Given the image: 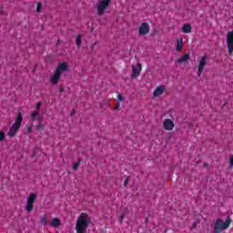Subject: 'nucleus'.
Segmentation results:
<instances>
[{
  "mask_svg": "<svg viewBox=\"0 0 233 233\" xmlns=\"http://www.w3.org/2000/svg\"><path fill=\"white\" fill-rule=\"evenodd\" d=\"M65 72H68V64L66 62H62L58 64L54 75L50 77V83H52V85H57L59 79H61V76H63Z\"/></svg>",
  "mask_w": 233,
  "mask_h": 233,
  "instance_id": "nucleus-2",
  "label": "nucleus"
},
{
  "mask_svg": "<svg viewBox=\"0 0 233 233\" xmlns=\"http://www.w3.org/2000/svg\"><path fill=\"white\" fill-rule=\"evenodd\" d=\"M60 92H63V89H60Z\"/></svg>",
  "mask_w": 233,
  "mask_h": 233,
  "instance_id": "nucleus-33",
  "label": "nucleus"
},
{
  "mask_svg": "<svg viewBox=\"0 0 233 233\" xmlns=\"http://www.w3.org/2000/svg\"><path fill=\"white\" fill-rule=\"evenodd\" d=\"M229 167H233V155L231 156L230 159H229Z\"/></svg>",
  "mask_w": 233,
  "mask_h": 233,
  "instance_id": "nucleus-26",
  "label": "nucleus"
},
{
  "mask_svg": "<svg viewBox=\"0 0 233 233\" xmlns=\"http://www.w3.org/2000/svg\"><path fill=\"white\" fill-rule=\"evenodd\" d=\"M131 77H139V74H141V70H143L141 63H138L137 66H131Z\"/></svg>",
  "mask_w": 233,
  "mask_h": 233,
  "instance_id": "nucleus-10",
  "label": "nucleus"
},
{
  "mask_svg": "<svg viewBox=\"0 0 233 233\" xmlns=\"http://www.w3.org/2000/svg\"><path fill=\"white\" fill-rule=\"evenodd\" d=\"M36 11L41 12V4H37Z\"/></svg>",
  "mask_w": 233,
  "mask_h": 233,
  "instance_id": "nucleus-27",
  "label": "nucleus"
},
{
  "mask_svg": "<svg viewBox=\"0 0 233 233\" xmlns=\"http://www.w3.org/2000/svg\"><path fill=\"white\" fill-rule=\"evenodd\" d=\"M32 132H33L32 127L26 126L25 133L26 134H32Z\"/></svg>",
  "mask_w": 233,
  "mask_h": 233,
  "instance_id": "nucleus-23",
  "label": "nucleus"
},
{
  "mask_svg": "<svg viewBox=\"0 0 233 233\" xmlns=\"http://www.w3.org/2000/svg\"><path fill=\"white\" fill-rule=\"evenodd\" d=\"M205 66H207V56H203L198 59V67L197 72V76H198V77H200L201 74H203Z\"/></svg>",
  "mask_w": 233,
  "mask_h": 233,
  "instance_id": "nucleus-8",
  "label": "nucleus"
},
{
  "mask_svg": "<svg viewBox=\"0 0 233 233\" xmlns=\"http://www.w3.org/2000/svg\"><path fill=\"white\" fill-rule=\"evenodd\" d=\"M50 225L54 228H57V227H59V225H61V220H59V218H55L51 220Z\"/></svg>",
  "mask_w": 233,
  "mask_h": 233,
  "instance_id": "nucleus-15",
  "label": "nucleus"
},
{
  "mask_svg": "<svg viewBox=\"0 0 233 233\" xmlns=\"http://www.w3.org/2000/svg\"><path fill=\"white\" fill-rule=\"evenodd\" d=\"M41 225H44V227H46L48 225V220L46 219V215H43L40 218Z\"/></svg>",
  "mask_w": 233,
  "mask_h": 233,
  "instance_id": "nucleus-18",
  "label": "nucleus"
},
{
  "mask_svg": "<svg viewBox=\"0 0 233 233\" xmlns=\"http://www.w3.org/2000/svg\"><path fill=\"white\" fill-rule=\"evenodd\" d=\"M6 137V134H5V132L1 131L0 132V143H3V141H5Z\"/></svg>",
  "mask_w": 233,
  "mask_h": 233,
  "instance_id": "nucleus-22",
  "label": "nucleus"
},
{
  "mask_svg": "<svg viewBox=\"0 0 233 233\" xmlns=\"http://www.w3.org/2000/svg\"><path fill=\"white\" fill-rule=\"evenodd\" d=\"M124 185H125V187H127V185H128V178L125 179Z\"/></svg>",
  "mask_w": 233,
  "mask_h": 233,
  "instance_id": "nucleus-29",
  "label": "nucleus"
},
{
  "mask_svg": "<svg viewBox=\"0 0 233 233\" xmlns=\"http://www.w3.org/2000/svg\"><path fill=\"white\" fill-rule=\"evenodd\" d=\"M76 114V111L73 110L72 113H71V116H74Z\"/></svg>",
  "mask_w": 233,
  "mask_h": 233,
  "instance_id": "nucleus-32",
  "label": "nucleus"
},
{
  "mask_svg": "<svg viewBox=\"0 0 233 233\" xmlns=\"http://www.w3.org/2000/svg\"><path fill=\"white\" fill-rule=\"evenodd\" d=\"M112 0H100L96 5V12H97V15L101 16L103 15V14H105V12H106V8H108V6H110V2Z\"/></svg>",
  "mask_w": 233,
  "mask_h": 233,
  "instance_id": "nucleus-5",
  "label": "nucleus"
},
{
  "mask_svg": "<svg viewBox=\"0 0 233 233\" xmlns=\"http://www.w3.org/2000/svg\"><path fill=\"white\" fill-rule=\"evenodd\" d=\"M82 39H83V35H78L76 40L77 48H81Z\"/></svg>",
  "mask_w": 233,
  "mask_h": 233,
  "instance_id": "nucleus-19",
  "label": "nucleus"
},
{
  "mask_svg": "<svg viewBox=\"0 0 233 233\" xmlns=\"http://www.w3.org/2000/svg\"><path fill=\"white\" fill-rule=\"evenodd\" d=\"M35 119L38 121V123L43 121V116L39 114L38 110L31 112V121H35Z\"/></svg>",
  "mask_w": 233,
  "mask_h": 233,
  "instance_id": "nucleus-13",
  "label": "nucleus"
},
{
  "mask_svg": "<svg viewBox=\"0 0 233 233\" xmlns=\"http://www.w3.org/2000/svg\"><path fill=\"white\" fill-rule=\"evenodd\" d=\"M163 127L165 130H168V131L174 130V127H175L174 121H172V119L170 118L165 119L163 122Z\"/></svg>",
  "mask_w": 233,
  "mask_h": 233,
  "instance_id": "nucleus-12",
  "label": "nucleus"
},
{
  "mask_svg": "<svg viewBox=\"0 0 233 233\" xmlns=\"http://www.w3.org/2000/svg\"><path fill=\"white\" fill-rule=\"evenodd\" d=\"M5 11H4V9H3V7H0V15H1V14H3Z\"/></svg>",
  "mask_w": 233,
  "mask_h": 233,
  "instance_id": "nucleus-30",
  "label": "nucleus"
},
{
  "mask_svg": "<svg viewBox=\"0 0 233 233\" xmlns=\"http://www.w3.org/2000/svg\"><path fill=\"white\" fill-rule=\"evenodd\" d=\"M182 32H184V34H190V32H192V25L189 24L184 25L182 26Z\"/></svg>",
  "mask_w": 233,
  "mask_h": 233,
  "instance_id": "nucleus-16",
  "label": "nucleus"
},
{
  "mask_svg": "<svg viewBox=\"0 0 233 233\" xmlns=\"http://www.w3.org/2000/svg\"><path fill=\"white\" fill-rule=\"evenodd\" d=\"M21 123H23V115L21 113H18L14 125L11 127V128L9 129V131L7 133V136L9 137H14V136H15V134H17V132L21 128Z\"/></svg>",
  "mask_w": 233,
  "mask_h": 233,
  "instance_id": "nucleus-4",
  "label": "nucleus"
},
{
  "mask_svg": "<svg viewBox=\"0 0 233 233\" xmlns=\"http://www.w3.org/2000/svg\"><path fill=\"white\" fill-rule=\"evenodd\" d=\"M125 216H126V213H123L122 215H120L118 219L119 223H123V219H125Z\"/></svg>",
  "mask_w": 233,
  "mask_h": 233,
  "instance_id": "nucleus-24",
  "label": "nucleus"
},
{
  "mask_svg": "<svg viewBox=\"0 0 233 233\" xmlns=\"http://www.w3.org/2000/svg\"><path fill=\"white\" fill-rule=\"evenodd\" d=\"M37 199V195L35 193H30L27 201H26V206H25V210L27 212H32L34 210V204L35 203Z\"/></svg>",
  "mask_w": 233,
  "mask_h": 233,
  "instance_id": "nucleus-6",
  "label": "nucleus"
},
{
  "mask_svg": "<svg viewBox=\"0 0 233 233\" xmlns=\"http://www.w3.org/2000/svg\"><path fill=\"white\" fill-rule=\"evenodd\" d=\"M188 59H190V55L186 54L184 56H182L181 57H179L177 62L178 63V65H183V63H187V61H188Z\"/></svg>",
  "mask_w": 233,
  "mask_h": 233,
  "instance_id": "nucleus-14",
  "label": "nucleus"
},
{
  "mask_svg": "<svg viewBox=\"0 0 233 233\" xmlns=\"http://www.w3.org/2000/svg\"><path fill=\"white\" fill-rule=\"evenodd\" d=\"M150 32V25L148 23L144 22L141 24L140 27L138 28L139 35H147Z\"/></svg>",
  "mask_w": 233,
  "mask_h": 233,
  "instance_id": "nucleus-9",
  "label": "nucleus"
},
{
  "mask_svg": "<svg viewBox=\"0 0 233 233\" xmlns=\"http://www.w3.org/2000/svg\"><path fill=\"white\" fill-rule=\"evenodd\" d=\"M230 223H232V219L230 217H227L226 221L224 222L222 219H217L214 226L215 233H221L223 230H227L230 227Z\"/></svg>",
  "mask_w": 233,
  "mask_h": 233,
  "instance_id": "nucleus-3",
  "label": "nucleus"
},
{
  "mask_svg": "<svg viewBox=\"0 0 233 233\" xmlns=\"http://www.w3.org/2000/svg\"><path fill=\"white\" fill-rule=\"evenodd\" d=\"M39 108H41V102L36 104V110H39Z\"/></svg>",
  "mask_w": 233,
  "mask_h": 233,
  "instance_id": "nucleus-28",
  "label": "nucleus"
},
{
  "mask_svg": "<svg viewBox=\"0 0 233 233\" xmlns=\"http://www.w3.org/2000/svg\"><path fill=\"white\" fill-rule=\"evenodd\" d=\"M165 90H167V86L164 85L157 86L153 91V97H159L163 96V94H165Z\"/></svg>",
  "mask_w": 233,
  "mask_h": 233,
  "instance_id": "nucleus-11",
  "label": "nucleus"
},
{
  "mask_svg": "<svg viewBox=\"0 0 233 233\" xmlns=\"http://www.w3.org/2000/svg\"><path fill=\"white\" fill-rule=\"evenodd\" d=\"M115 108H116V109L119 108V104H116Z\"/></svg>",
  "mask_w": 233,
  "mask_h": 233,
  "instance_id": "nucleus-31",
  "label": "nucleus"
},
{
  "mask_svg": "<svg viewBox=\"0 0 233 233\" xmlns=\"http://www.w3.org/2000/svg\"><path fill=\"white\" fill-rule=\"evenodd\" d=\"M79 165H81V160H78L73 164V169L77 170L79 168Z\"/></svg>",
  "mask_w": 233,
  "mask_h": 233,
  "instance_id": "nucleus-21",
  "label": "nucleus"
},
{
  "mask_svg": "<svg viewBox=\"0 0 233 233\" xmlns=\"http://www.w3.org/2000/svg\"><path fill=\"white\" fill-rule=\"evenodd\" d=\"M117 99L121 102V101H125V98H123V96H121V94L117 95Z\"/></svg>",
  "mask_w": 233,
  "mask_h": 233,
  "instance_id": "nucleus-25",
  "label": "nucleus"
},
{
  "mask_svg": "<svg viewBox=\"0 0 233 233\" xmlns=\"http://www.w3.org/2000/svg\"><path fill=\"white\" fill-rule=\"evenodd\" d=\"M226 43L228 45V52L229 56L233 54V30L228 31L226 35Z\"/></svg>",
  "mask_w": 233,
  "mask_h": 233,
  "instance_id": "nucleus-7",
  "label": "nucleus"
},
{
  "mask_svg": "<svg viewBox=\"0 0 233 233\" xmlns=\"http://www.w3.org/2000/svg\"><path fill=\"white\" fill-rule=\"evenodd\" d=\"M183 48V38H178L177 40V52H180Z\"/></svg>",
  "mask_w": 233,
  "mask_h": 233,
  "instance_id": "nucleus-17",
  "label": "nucleus"
},
{
  "mask_svg": "<svg viewBox=\"0 0 233 233\" xmlns=\"http://www.w3.org/2000/svg\"><path fill=\"white\" fill-rule=\"evenodd\" d=\"M88 225H90V216L85 213L80 214L76 225V233H86Z\"/></svg>",
  "mask_w": 233,
  "mask_h": 233,
  "instance_id": "nucleus-1",
  "label": "nucleus"
},
{
  "mask_svg": "<svg viewBox=\"0 0 233 233\" xmlns=\"http://www.w3.org/2000/svg\"><path fill=\"white\" fill-rule=\"evenodd\" d=\"M36 130H38V132H41V130H45V124L43 123H38V125L36 126Z\"/></svg>",
  "mask_w": 233,
  "mask_h": 233,
  "instance_id": "nucleus-20",
  "label": "nucleus"
}]
</instances>
